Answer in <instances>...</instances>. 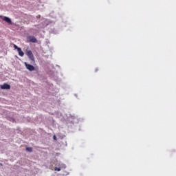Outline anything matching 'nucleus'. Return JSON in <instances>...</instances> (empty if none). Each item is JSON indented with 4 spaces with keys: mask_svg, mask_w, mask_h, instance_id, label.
Here are the masks:
<instances>
[{
    "mask_svg": "<svg viewBox=\"0 0 176 176\" xmlns=\"http://www.w3.org/2000/svg\"><path fill=\"white\" fill-rule=\"evenodd\" d=\"M14 48L16 49L17 51L19 50V49H20V47H18V46L16 45V44H14Z\"/></svg>",
    "mask_w": 176,
    "mask_h": 176,
    "instance_id": "10",
    "label": "nucleus"
},
{
    "mask_svg": "<svg viewBox=\"0 0 176 176\" xmlns=\"http://www.w3.org/2000/svg\"><path fill=\"white\" fill-rule=\"evenodd\" d=\"M54 170H55V171H61V168L55 167V168H54Z\"/></svg>",
    "mask_w": 176,
    "mask_h": 176,
    "instance_id": "8",
    "label": "nucleus"
},
{
    "mask_svg": "<svg viewBox=\"0 0 176 176\" xmlns=\"http://www.w3.org/2000/svg\"><path fill=\"white\" fill-rule=\"evenodd\" d=\"M17 52H18L19 56H21V57H23V56H24V52H22L21 48H19Z\"/></svg>",
    "mask_w": 176,
    "mask_h": 176,
    "instance_id": "6",
    "label": "nucleus"
},
{
    "mask_svg": "<svg viewBox=\"0 0 176 176\" xmlns=\"http://www.w3.org/2000/svg\"><path fill=\"white\" fill-rule=\"evenodd\" d=\"M27 42H29L31 43H36L38 42V40L34 36H28L27 37Z\"/></svg>",
    "mask_w": 176,
    "mask_h": 176,
    "instance_id": "2",
    "label": "nucleus"
},
{
    "mask_svg": "<svg viewBox=\"0 0 176 176\" xmlns=\"http://www.w3.org/2000/svg\"><path fill=\"white\" fill-rule=\"evenodd\" d=\"M1 89H2L3 90H10V85H9L7 83H4L3 85L0 86Z\"/></svg>",
    "mask_w": 176,
    "mask_h": 176,
    "instance_id": "4",
    "label": "nucleus"
},
{
    "mask_svg": "<svg viewBox=\"0 0 176 176\" xmlns=\"http://www.w3.org/2000/svg\"><path fill=\"white\" fill-rule=\"evenodd\" d=\"M24 64L28 71H35V67L32 66V65L28 64L27 62H25Z\"/></svg>",
    "mask_w": 176,
    "mask_h": 176,
    "instance_id": "3",
    "label": "nucleus"
},
{
    "mask_svg": "<svg viewBox=\"0 0 176 176\" xmlns=\"http://www.w3.org/2000/svg\"><path fill=\"white\" fill-rule=\"evenodd\" d=\"M2 20H3L4 21H6V23H8L10 25H12V19H10V18L8 16H4L2 18Z\"/></svg>",
    "mask_w": 176,
    "mask_h": 176,
    "instance_id": "5",
    "label": "nucleus"
},
{
    "mask_svg": "<svg viewBox=\"0 0 176 176\" xmlns=\"http://www.w3.org/2000/svg\"><path fill=\"white\" fill-rule=\"evenodd\" d=\"M60 168H67V166L65 164H62L60 165Z\"/></svg>",
    "mask_w": 176,
    "mask_h": 176,
    "instance_id": "9",
    "label": "nucleus"
},
{
    "mask_svg": "<svg viewBox=\"0 0 176 176\" xmlns=\"http://www.w3.org/2000/svg\"><path fill=\"white\" fill-rule=\"evenodd\" d=\"M26 151H28V152H32V147H27Z\"/></svg>",
    "mask_w": 176,
    "mask_h": 176,
    "instance_id": "7",
    "label": "nucleus"
},
{
    "mask_svg": "<svg viewBox=\"0 0 176 176\" xmlns=\"http://www.w3.org/2000/svg\"><path fill=\"white\" fill-rule=\"evenodd\" d=\"M53 138H54V140L55 141H57V137H56V135H54V136H53Z\"/></svg>",
    "mask_w": 176,
    "mask_h": 176,
    "instance_id": "11",
    "label": "nucleus"
},
{
    "mask_svg": "<svg viewBox=\"0 0 176 176\" xmlns=\"http://www.w3.org/2000/svg\"><path fill=\"white\" fill-rule=\"evenodd\" d=\"M26 55L30 58V60H31V61H33V63H35V56H34V54H32V51L31 50L26 51Z\"/></svg>",
    "mask_w": 176,
    "mask_h": 176,
    "instance_id": "1",
    "label": "nucleus"
}]
</instances>
